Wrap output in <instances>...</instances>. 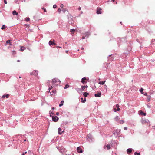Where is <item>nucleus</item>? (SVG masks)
Instances as JSON below:
<instances>
[{"label":"nucleus","mask_w":155,"mask_h":155,"mask_svg":"<svg viewBox=\"0 0 155 155\" xmlns=\"http://www.w3.org/2000/svg\"><path fill=\"white\" fill-rule=\"evenodd\" d=\"M60 80L57 78H54L52 79L53 85L56 86L60 84Z\"/></svg>","instance_id":"nucleus-1"},{"label":"nucleus","mask_w":155,"mask_h":155,"mask_svg":"<svg viewBox=\"0 0 155 155\" xmlns=\"http://www.w3.org/2000/svg\"><path fill=\"white\" fill-rule=\"evenodd\" d=\"M67 16L69 23L70 24H73L74 23V21L72 19V16L70 15H68Z\"/></svg>","instance_id":"nucleus-2"},{"label":"nucleus","mask_w":155,"mask_h":155,"mask_svg":"<svg viewBox=\"0 0 155 155\" xmlns=\"http://www.w3.org/2000/svg\"><path fill=\"white\" fill-rule=\"evenodd\" d=\"M58 149L59 152L62 154H63L66 151V149L63 147H59Z\"/></svg>","instance_id":"nucleus-3"},{"label":"nucleus","mask_w":155,"mask_h":155,"mask_svg":"<svg viewBox=\"0 0 155 155\" xmlns=\"http://www.w3.org/2000/svg\"><path fill=\"white\" fill-rule=\"evenodd\" d=\"M87 138L89 142H92L94 140L92 137V135L90 134H89L87 135Z\"/></svg>","instance_id":"nucleus-4"},{"label":"nucleus","mask_w":155,"mask_h":155,"mask_svg":"<svg viewBox=\"0 0 155 155\" xmlns=\"http://www.w3.org/2000/svg\"><path fill=\"white\" fill-rule=\"evenodd\" d=\"M38 73V71L36 70H34L33 72L31 73V74L34 75L35 76H36Z\"/></svg>","instance_id":"nucleus-5"},{"label":"nucleus","mask_w":155,"mask_h":155,"mask_svg":"<svg viewBox=\"0 0 155 155\" xmlns=\"http://www.w3.org/2000/svg\"><path fill=\"white\" fill-rule=\"evenodd\" d=\"M52 119L53 120L54 122H57L58 120V118L57 116H55L54 117L52 116Z\"/></svg>","instance_id":"nucleus-6"},{"label":"nucleus","mask_w":155,"mask_h":155,"mask_svg":"<svg viewBox=\"0 0 155 155\" xmlns=\"http://www.w3.org/2000/svg\"><path fill=\"white\" fill-rule=\"evenodd\" d=\"M87 79L85 77H84L82 78L81 80V82L83 83H85L87 82Z\"/></svg>","instance_id":"nucleus-7"},{"label":"nucleus","mask_w":155,"mask_h":155,"mask_svg":"<svg viewBox=\"0 0 155 155\" xmlns=\"http://www.w3.org/2000/svg\"><path fill=\"white\" fill-rule=\"evenodd\" d=\"M77 150L78 153H82L83 152L82 149L80 147H78L77 149Z\"/></svg>","instance_id":"nucleus-8"},{"label":"nucleus","mask_w":155,"mask_h":155,"mask_svg":"<svg viewBox=\"0 0 155 155\" xmlns=\"http://www.w3.org/2000/svg\"><path fill=\"white\" fill-rule=\"evenodd\" d=\"M101 92H98L97 94H95V96L96 97H100L101 96Z\"/></svg>","instance_id":"nucleus-9"},{"label":"nucleus","mask_w":155,"mask_h":155,"mask_svg":"<svg viewBox=\"0 0 155 155\" xmlns=\"http://www.w3.org/2000/svg\"><path fill=\"white\" fill-rule=\"evenodd\" d=\"M132 148H129L127 150V152L128 154H130L132 151Z\"/></svg>","instance_id":"nucleus-10"},{"label":"nucleus","mask_w":155,"mask_h":155,"mask_svg":"<svg viewBox=\"0 0 155 155\" xmlns=\"http://www.w3.org/2000/svg\"><path fill=\"white\" fill-rule=\"evenodd\" d=\"M63 132V131H62L61 128H59L58 129V134H61Z\"/></svg>","instance_id":"nucleus-11"},{"label":"nucleus","mask_w":155,"mask_h":155,"mask_svg":"<svg viewBox=\"0 0 155 155\" xmlns=\"http://www.w3.org/2000/svg\"><path fill=\"white\" fill-rule=\"evenodd\" d=\"M84 35L87 38H88L90 34L88 32H87L85 33Z\"/></svg>","instance_id":"nucleus-12"},{"label":"nucleus","mask_w":155,"mask_h":155,"mask_svg":"<svg viewBox=\"0 0 155 155\" xmlns=\"http://www.w3.org/2000/svg\"><path fill=\"white\" fill-rule=\"evenodd\" d=\"M151 96L150 95H148L147 96V101L148 102H149L150 100V98H151Z\"/></svg>","instance_id":"nucleus-13"},{"label":"nucleus","mask_w":155,"mask_h":155,"mask_svg":"<svg viewBox=\"0 0 155 155\" xmlns=\"http://www.w3.org/2000/svg\"><path fill=\"white\" fill-rule=\"evenodd\" d=\"M9 97V95L8 94H5L4 95H3L2 97V98H4L5 97H6L7 98H8Z\"/></svg>","instance_id":"nucleus-14"},{"label":"nucleus","mask_w":155,"mask_h":155,"mask_svg":"<svg viewBox=\"0 0 155 155\" xmlns=\"http://www.w3.org/2000/svg\"><path fill=\"white\" fill-rule=\"evenodd\" d=\"M49 44L50 45H56L55 43H54V42H52V41H50L49 42Z\"/></svg>","instance_id":"nucleus-15"},{"label":"nucleus","mask_w":155,"mask_h":155,"mask_svg":"<svg viewBox=\"0 0 155 155\" xmlns=\"http://www.w3.org/2000/svg\"><path fill=\"white\" fill-rule=\"evenodd\" d=\"M140 114L141 115H144L145 116L146 115V113H144L142 111H140Z\"/></svg>","instance_id":"nucleus-16"},{"label":"nucleus","mask_w":155,"mask_h":155,"mask_svg":"<svg viewBox=\"0 0 155 155\" xmlns=\"http://www.w3.org/2000/svg\"><path fill=\"white\" fill-rule=\"evenodd\" d=\"M88 87V86L87 85H86V86H81V89L82 90H84L85 88H87Z\"/></svg>","instance_id":"nucleus-17"},{"label":"nucleus","mask_w":155,"mask_h":155,"mask_svg":"<svg viewBox=\"0 0 155 155\" xmlns=\"http://www.w3.org/2000/svg\"><path fill=\"white\" fill-rule=\"evenodd\" d=\"M89 94V93L87 92H85L84 93L83 95L85 97H87V95Z\"/></svg>","instance_id":"nucleus-18"},{"label":"nucleus","mask_w":155,"mask_h":155,"mask_svg":"<svg viewBox=\"0 0 155 155\" xmlns=\"http://www.w3.org/2000/svg\"><path fill=\"white\" fill-rule=\"evenodd\" d=\"M105 82V81H101L99 82L98 84H102L103 85L104 84V83Z\"/></svg>","instance_id":"nucleus-19"},{"label":"nucleus","mask_w":155,"mask_h":155,"mask_svg":"<svg viewBox=\"0 0 155 155\" xmlns=\"http://www.w3.org/2000/svg\"><path fill=\"white\" fill-rule=\"evenodd\" d=\"M81 102L83 103H85L86 101L85 99H84V100H83V98L82 97L81 98Z\"/></svg>","instance_id":"nucleus-20"},{"label":"nucleus","mask_w":155,"mask_h":155,"mask_svg":"<svg viewBox=\"0 0 155 155\" xmlns=\"http://www.w3.org/2000/svg\"><path fill=\"white\" fill-rule=\"evenodd\" d=\"M12 14L13 15H18V13L16 12L15 11V10L13 11Z\"/></svg>","instance_id":"nucleus-21"},{"label":"nucleus","mask_w":155,"mask_h":155,"mask_svg":"<svg viewBox=\"0 0 155 155\" xmlns=\"http://www.w3.org/2000/svg\"><path fill=\"white\" fill-rule=\"evenodd\" d=\"M101 9H97V14H101Z\"/></svg>","instance_id":"nucleus-22"},{"label":"nucleus","mask_w":155,"mask_h":155,"mask_svg":"<svg viewBox=\"0 0 155 155\" xmlns=\"http://www.w3.org/2000/svg\"><path fill=\"white\" fill-rule=\"evenodd\" d=\"M64 102V101H61V103L59 105V106L60 107H61L63 105Z\"/></svg>","instance_id":"nucleus-23"},{"label":"nucleus","mask_w":155,"mask_h":155,"mask_svg":"<svg viewBox=\"0 0 155 155\" xmlns=\"http://www.w3.org/2000/svg\"><path fill=\"white\" fill-rule=\"evenodd\" d=\"M106 147H107V149L108 150L110 149V145H109V144L107 145L106 146Z\"/></svg>","instance_id":"nucleus-24"},{"label":"nucleus","mask_w":155,"mask_h":155,"mask_svg":"<svg viewBox=\"0 0 155 155\" xmlns=\"http://www.w3.org/2000/svg\"><path fill=\"white\" fill-rule=\"evenodd\" d=\"M141 123L143 124H145L146 123L148 122L147 121H146L145 120H141Z\"/></svg>","instance_id":"nucleus-25"},{"label":"nucleus","mask_w":155,"mask_h":155,"mask_svg":"<svg viewBox=\"0 0 155 155\" xmlns=\"http://www.w3.org/2000/svg\"><path fill=\"white\" fill-rule=\"evenodd\" d=\"M49 114L50 116L51 117L52 116V115H54V113H53L51 111H49Z\"/></svg>","instance_id":"nucleus-26"},{"label":"nucleus","mask_w":155,"mask_h":155,"mask_svg":"<svg viewBox=\"0 0 155 155\" xmlns=\"http://www.w3.org/2000/svg\"><path fill=\"white\" fill-rule=\"evenodd\" d=\"M143 88H141L140 90V91L141 93V94H143Z\"/></svg>","instance_id":"nucleus-27"},{"label":"nucleus","mask_w":155,"mask_h":155,"mask_svg":"<svg viewBox=\"0 0 155 155\" xmlns=\"http://www.w3.org/2000/svg\"><path fill=\"white\" fill-rule=\"evenodd\" d=\"M10 40H8L6 41V43H8V44L9 43L10 44V45H12L10 43Z\"/></svg>","instance_id":"nucleus-28"},{"label":"nucleus","mask_w":155,"mask_h":155,"mask_svg":"<svg viewBox=\"0 0 155 155\" xmlns=\"http://www.w3.org/2000/svg\"><path fill=\"white\" fill-rule=\"evenodd\" d=\"M118 117L117 116H116L114 118L115 120L116 121H117L118 120Z\"/></svg>","instance_id":"nucleus-29"},{"label":"nucleus","mask_w":155,"mask_h":155,"mask_svg":"<svg viewBox=\"0 0 155 155\" xmlns=\"http://www.w3.org/2000/svg\"><path fill=\"white\" fill-rule=\"evenodd\" d=\"M6 28V26L5 25H3L2 26L1 28V29L3 30Z\"/></svg>","instance_id":"nucleus-30"},{"label":"nucleus","mask_w":155,"mask_h":155,"mask_svg":"<svg viewBox=\"0 0 155 155\" xmlns=\"http://www.w3.org/2000/svg\"><path fill=\"white\" fill-rule=\"evenodd\" d=\"M24 48L23 47H21V48L20 49V50L21 51H24Z\"/></svg>","instance_id":"nucleus-31"},{"label":"nucleus","mask_w":155,"mask_h":155,"mask_svg":"<svg viewBox=\"0 0 155 155\" xmlns=\"http://www.w3.org/2000/svg\"><path fill=\"white\" fill-rule=\"evenodd\" d=\"M69 87V85L68 84H66L64 87V89H66Z\"/></svg>","instance_id":"nucleus-32"},{"label":"nucleus","mask_w":155,"mask_h":155,"mask_svg":"<svg viewBox=\"0 0 155 155\" xmlns=\"http://www.w3.org/2000/svg\"><path fill=\"white\" fill-rule=\"evenodd\" d=\"M75 89L79 92V91H81V89L79 88H75Z\"/></svg>","instance_id":"nucleus-33"},{"label":"nucleus","mask_w":155,"mask_h":155,"mask_svg":"<svg viewBox=\"0 0 155 155\" xmlns=\"http://www.w3.org/2000/svg\"><path fill=\"white\" fill-rule=\"evenodd\" d=\"M25 20L26 21H28L30 20V18H25Z\"/></svg>","instance_id":"nucleus-34"},{"label":"nucleus","mask_w":155,"mask_h":155,"mask_svg":"<svg viewBox=\"0 0 155 155\" xmlns=\"http://www.w3.org/2000/svg\"><path fill=\"white\" fill-rule=\"evenodd\" d=\"M147 107L149 108H150V103H148L147 104Z\"/></svg>","instance_id":"nucleus-35"},{"label":"nucleus","mask_w":155,"mask_h":155,"mask_svg":"<svg viewBox=\"0 0 155 155\" xmlns=\"http://www.w3.org/2000/svg\"><path fill=\"white\" fill-rule=\"evenodd\" d=\"M134 155H140V153H138L137 152H135L134 153Z\"/></svg>","instance_id":"nucleus-36"},{"label":"nucleus","mask_w":155,"mask_h":155,"mask_svg":"<svg viewBox=\"0 0 155 155\" xmlns=\"http://www.w3.org/2000/svg\"><path fill=\"white\" fill-rule=\"evenodd\" d=\"M104 87L105 89L106 90V91L107 90V85L105 84L104 85Z\"/></svg>","instance_id":"nucleus-37"},{"label":"nucleus","mask_w":155,"mask_h":155,"mask_svg":"<svg viewBox=\"0 0 155 155\" xmlns=\"http://www.w3.org/2000/svg\"><path fill=\"white\" fill-rule=\"evenodd\" d=\"M70 31L72 32V33H74V31H75V29H71L70 30Z\"/></svg>","instance_id":"nucleus-38"},{"label":"nucleus","mask_w":155,"mask_h":155,"mask_svg":"<svg viewBox=\"0 0 155 155\" xmlns=\"http://www.w3.org/2000/svg\"><path fill=\"white\" fill-rule=\"evenodd\" d=\"M120 124H123L124 123V121L123 120H121L120 121Z\"/></svg>","instance_id":"nucleus-39"},{"label":"nucleus","mask_w":155,"mask_h":155,"mask_svg":"<svg viewBox=\"0 0 155 155\" xmlns=\"http://www.w3.org/2000/svg\"><path fill=\"white\" fill-rule=\"evenodd\" d=\"M28 153L29 154H31V150H29L28 151Z\"/></svg>","instance_id":"nucleus-40"},{"label":"nucleus","mask_w":155,"mask_h":155,"mask_svg":"<svg viewBox=\"0 0 155 155\" xmlns=\"http://www.w3.org/2000/svg\"><path fill=\"white\" fill-rule=\"evenodd\" d=\"M53 7L54 8H55L57 7V6L55 5H54L53 6Z\"/></svg>","instance_id":"nucleus-41"},{"label":"nucleus","mask_w":155,"mask_h":155,"mask_svg":"<svg viewBox=\"0 0 155 155\" xmlns=\"http://www.w3.org/2000/svg\"><path fill=\"white\" fill-rule=\"evenodd\" d=\"M61 9L60 8H58V12L59 13H60L61 11Z\"/></svg>","instance_id":"nucleus-42"},{"label":"nucleus","mask_w":155,"mask_h":155,"mask_svg":"<svg viewBox=\"0 0 155 155\" xmlns=\"http://www.w3.org/2000/svg\"><path fill=\"white\" fill-rule=\"evenodd\" d=\"M53 88L52 87V86H51L49 88V92L50 91V90L52 89V88Z\"/></svg>","instance_id":"nucleus-43"},{"label":"nucleus","mask_w":155,"mask_h":155,"mask_svg":"<svg viewBox=\"0 0 155 155\" xmlns=\"http://www.w3.org/2000/svg\"><path fill=\"white\" fill-rule=\"evenodd\" d=\"M116 107H117V108H119V106L118 104H117L116 105Z\"/></svg>","instance_id":"nucleus-44"},{"label":"nucleus","mask_w":155,"mask_h":155,"mask_svg":"<svg viewBox=\"0 0 155 155\" xmlns=\"http://www.w3.org/2000/svg\"><path fill=\"white\" fill-rule=\"evenodd\" d=\"M52 91V92L54 93H56V91L55 90H53Z\"/></svg>","instance_id":"nucleus-45"},{"label":"nucleus","mask_w":155,"mask_h":155,"mask_svg":"<svg viewBox=\"0 0 155 155\" xmlns=\"http://www.w3.org/2000/svg\"><path fill=\"white\" fill-rule=\"evenodd\" d=\"M64 6V5L63 4H61L60 5V7L61 8H63Z\"/></svg>","instance_id":"nucleus-46"},{"label":"nucleus","mask_w":155,"mask_h":155,"mask_svg":"<svg viewBox=\"0 0 155 155\" xmlns=\"http://www.w3.org/2000/svg\"><path fill=\"white\" fill-rule=\"evenodd\" d=\"M124 129L125 130H127V127H124Z\"/></svg>","instance_id":"nucleus-47"},{"label":"nucleus","mask_w":155,"mask_h":155,"mask_svg":"<svg viewBox=\"0 0 155 155\" xmlns=\"http://www.w3.org/2000/svg\"><path fill=\"white\" fill-rule=\"evenodd\" d=\"M4 2L5 3V4H7V1H6V0H4Z\"/></svg>","instance_id":"nucleus-48"},{"label":"nucleus","mask_w":155,"mask_h":155,"mask_svg":"<svg viewBox=\"0 0 155 155\" xmlns=\"http://www.w3.org/2000/svg\"><path fill=\"white\" fill-rule=\"evenodd\" d=\"M117 110H116V109L114 108V111L115 112H116L117 111Z\"/></svg>","instance_id":"nucleus-49"},{"label":"nucleus","mask_w":155,"mask_h":155,"mask_svg":"<svg viewBox=\"0 0 155 155\" xmlns=\"http://www.w3.org/2000/svg\"><path fill=\"white\" fill-rule=\"evenodd\" d=\"M57 48H60L61 47H59V46H56Z\"/></svg>","instance_id":"nucleus-50"},{"label":"nucleus","mask_w":155,"mask_h":155,"mask_svg":"<svg viewBox=\"0 0 155 155\" xmlns=\"http://www.w3.org/2000/svg\"><path fill=\"white\" fill-rule=\"evenodd\" d=\"M112 56V55H109V59H110V58Z\"/></svg>","instance_id":"nucleus-51"},{"label":"nucleus","mask_w":155,"mask_h":155,"mask_svg":"<svg viewBox=\"0 0 155 155\" xmlns=\"http://www.w3.org/2000/svg\"><path fill=\"white\" fill-rule=\"evenodd\" d=\"M117 110V111H119L120 110V109L119 108H118Z\"/></svg>","instance_id":"nucleus-52"},{"label":"nucleus","mask_w":155,"mask_h":155,"mask_svg":"<svg viewBox=\"0 0 155 155\" xmlns=\"http://www.w3.org/2000/svg\"><path fill=\"white\" fill-rule=\"evenodd\" d=\"M56 114L57 115H59V113L58 112H57Z\"/></svg>","instance_id":"nucleus-53"},{"label":"nucleus","mask_w":155,"mask_h":155,"mask_svg":"<svg viewBox=\"0 0 155 155\" xmlns=\"http://www.w3.org/2000/svg\"><path fill=\"white\" fill-rule=\"evenodd\" d=\"M85 38V36H83L82 37V39H84Z\"/></svg>","instance_id":"nucleus-54"},{"label":"nucleus","mask_w":155,"mask_h":155,"mask_svg":"<svg viewBox=\"0 0 155 155\" xmlns=\"http://www.w3.org/2000/svg\"><path fill=\"white\" fill-rule=\"evenodd\" d=\"M81 8L80 7H79V8H78V9L79 10H81Z\"/></svg>","instance_id":"nucleus-55"},{"label":"nucleus","mask_w":155,"mask_h":155,"mask_svg":"<svg viewBox=\"0 0 155 155\" xmlns=\"http://www.w3.org/2000/svg\"><path fill=\"white\" fill-rule=\"evenodd\" d=\"M42 9H43V8H42ZM43 9H44V12H46V9H44V8H43Z\"/></svg>","instance_id":"nucleus-56"},{"label":"nucleus","mask_w":155,"mask_h":155,"mask_svg":"<svg viewBox=\"0 0 155 155\" xmlns=\"http://www.w3.org/2000/svg\"><path fill=\"white\" fill-rule=\"evenodd\" d=\"M144 95L145 96H147V93H146L145 94H144Z\"/></svg>","instance_id":"nucleus-57"},{"label":"nucleus","mask_w":155,"mask_h":155,"mask_svg":"<svg viewBox=\"0 0 155 155\" xmlns=\"http://www.w3.org/2000/svg\"><path fill=\"white\" fill-rule=\"evenodd\" d=\"M68 51H66V53H68Z\"/></svg>","instance_id":"nucleus-58"},{"label":"nucleus","mask_w":155,"mask_h":155,"mask_svg":"<svg viewBox=\"0 0 155 155\" xmlns=\"http://www.w3.org/2000/svg\"><path fill=\"white\" fill-rule=\"evenodd\" d=\"M65 155H74L73 154H66Z\"/></svg>","instance_id":"nucleus-59"},{"label":"nucleus","mask_w":155,"mask_h":155,"mask_svg":"<svg viewBox=\"0 0 155 155\" xmlns=\"http://www.w3.org/2000/svg\"><path fill=\"white\" fill-rule=\"evenodd\" d=\"M20 60H18L17 61V62H20Z\"/></svg>","instance_id":"nucleus-60"},{"label":"nucleus","mask_w":155,"mask_h":155,"mask_svg":"<svg viewBox=\"0 0 155 155\" xmlns=\"http://www.w3.org/2000/svg\"><path fill=\"white\" fill-rule=\"evenodd\" d=\"M120 130H119V132L117 133V134H119V132H120Z\"/></svg>","instance_id":"nucleus-61"},{"label":"nucleus","mask_w":155,"mask_h":155,"mask_svg":"<svg viewBox=\"0 0 155 155\" xmlns=\"http://www.w3.org/2000/svg\"><path fill=\"white\" fill-rule=\"evenodd\" d=\"M52 109L54 110V107H52Z\"/></svg>","instance_id":"nucleus-62"},{"label":"nucleus","mask_w":155,"mask_h":155,"mask_svg":"<svg viewBox=\"0 0 155 155\" xmlns=\"http://www.w3.org/2000/svg\"><path fill=\"white\" fill-rule=\"evenodd\" d=\"M83 13V12L81 11V14H82Z\"/></svg>","instance_id":"nucleus-63"},{"label":"nucleus","mask_w":155,"mask_h":155,"mask_svg":"<svg viewBox=\"0 0 155 155\" xmlns=\"http://www.w3.org/2000/svg\"><path fill=\"white\" fill-rule=\"evenodd\" d=\"M22 155H25V153H23V154H22Z\"/></svg>","instance_id":"nucleus-64"}]
</instances>
